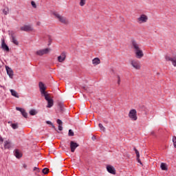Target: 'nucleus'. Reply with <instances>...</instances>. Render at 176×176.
I'll return each mask as SVG.
<instances>
[{
    "instance_id": "1",
    "label": "nucleus",
    "mask_w": 176,
    "mask_h": 176,
    "mask_svg": "<svg viewBox=\"0 0 176 176\" xmlns=\"http://www.w3.org/2000/svg\"><path fill=\"white\" fill-rule=\"evenodd\" d=\"M53 14L54 16H56L58 20L60 23H62V24H65L66 25L69 24V21H68L65 16H61L60 15V14H58L57 12H54Z\"/></svg>"
},
{
    "instance_id": "2",
    "label": "nucleus",
    "mask_w": 176,
    "mask_h": 176,
    "mask_svg": "<svg viewBox=\"0 0 176 176\" xmlns=\"http://www.w3.org/2000/svg\"><path fill=\"white\" fill-rule=\"evenodd\" d=\"M38 87L40 89V93L41 94V97H43L47 94H49V93H47V91H46V86H45V84L42 82H40L38 83Z\"/></svg>"
},
{
    "instance_id": "3",
    "label": "nucleus",
    "mask_w": 176,
    "mask_h": 176,
    "mask_svg": "<svg viewBox=\"0 0 176 176\" xmlns=\"http://www.w3.org/2000/svg\"><path fill=\"white\" fill-rule=\"evenodd\" d=\"M43 97H44L45 100L47 102V108H52V107L54 105V100L50 98V95L49 94Z\"/></svg>"
},
{
    "instance_id": "4",
    "label": "nucleus",
    "mask_w": 176,
    "mask_h": 176,
    "mask_svg": "<svg viewBox=\"0 0 176 176\" xmlns=\"http://www.w3.org/2000/svg\"><path fill=\"white\" fill-rule=\"evenodd\" d=\"M129 117L131 120H137V111L135 109H132L129 111Z\"/></svg>"
},
{
    "instance_id": "5",
    "label": "nucleus",
    "mask_w": 176,
    "mask_h": 176,
    "mask_svg": "<svg viewBox=\"0 0 176 176\" xmlns=\"http://www.w3.org/2000/svg\"><path fill=\"white\" fill-rule=\"evenodd\" d=\"M21 31H24L25 32H30V31H33L34 28L31 25H25L20 28Z\"/></svg>"
},
{
    "instance_id": "6",
    "label": "nucleus",
    "mask_w": 176,
    "mask_h": 176,
    "mask_svg": "<svg viewBox=\"0 0 176 176\" xmlns=\"http://www.w3.org/2000/svg\"><path fill=\"white\" fill-rule=\"evenodd\" d=\"M49 52H50V49L45 48L43 50H40L36 52V54L37 56H43L44 54H48Z\"/></svg>"
},
{
    "instance_id": "7",
    "label": "nucleus",
    "mask_w": 176,
    "mask_h": 176,
    "mask_svg": "<svg viewBox=\"0 0 176 176\" xmlns=\"http://www.w3.org/2000/svg\"><path fill=\"white\" fill-rule=\"evenodd\" d=\"M131 65H132V67H133V68H135V69H141V65L140 63V61L137 60H131Z\"/></svg>"
},
{
    "instance_id": "8",
    "label": "nucleus",
    "mask_w": 176,
    "mask_h": 176,
    "mask_svg": "<svg viewBox=\"0 0 176 176\" xmlns=\"http://www.w3.org/2000/svg\"><path fill=\"white\" fill-rule=\"evenodd\" d=\"M107 170L109 174H112L113 175H116V169L115 167L112 166L111 165L107 166Z\"/></svg>"
},
{
    "instance_id": "9",
    "label": "nucleus",
    "mask_w": 176,
    "mask_h": 176,
    "mask_svg": "<svg viewBox=\"0 0 176 176\" xmlns=\"http://www.w3.org/2000/svg\"><path fill=\"white\" fill-rule=\"evenodd\" d=\"M134 52H135L136 58L140 59V58H142V57H144V52H142V50H141V48Z\"/></svg>"
},
{
    "instance_id": "10",
    "label": "nucleus",
    "mask_w": 176,
    "mask_h": 176,
    "mask_svg": "<svg viewBox=\"0 0 176 176\" xmlns=\"http://www.w3.org/2000/svg\"><path fill=\"white\" fill-rule=\"evenodd\" d=\"M78 146H79V144H78L74 141L70 142L71 152H75V149H76V148H78Z\"/></svg>"
},
{
    "instance_id": "11",
    "label": "nucleus",
    "mask_w": 176,
    "mask_h": 176,
    "mask_svg": "<svg viewBox=\"0 0 176 176\" xmlns=\"http://www.w3.org/2000/svg\"><path fill=\"white\" fill-rule=\"evenodd\" d=\"M132 49H133L134 52L140 50V44L135 41V40L131 41Z\"/></svg>"
},
{
    "instance_id": "12",
    "label": "nucleus",
    "mask_w": 176,
    "mask_h": 176,
    "mask_svg": "<svg viewBox=\"0 0 176 176\" xmlns=\"http://www.w3.org/2000/svg\"><path fill=\"white\" fill-rule=\"evenodd\" d=\"M138 21L140 23H146V21H148V16L145 14L140 15V16L138 19Z\"/></svg>"
},
{
    "instance_id": "13",
    "label": "nucleus",
    "mask_w": 176,
    "mask_h": 176,
    "mask_svg": "<svg viewBox=\"0 0 176 176\" xmlns=\"http://www.w3.org/2000/svg\"><path fill=\"white\" fill-rule=\"evenodd\" d=\"M1 49L5 52H9V46L5 43V39L1 40Z\"/></svg>"
},
{
    "instance_id": "14",
    "label": "nucleus",
    "mask_w": 176,
    "mask_h": 176,
    "mask_svg": "<svg viewBox=\"0 0 176 176\" xmlns=\"http://www.w3.org/2000/svg\"><path fill=\"white\" fill-rule=\"evenodd\" d=\"M65 58H67V55L65 52H63L60 56H58V60L59 63H63L65 61Z\"/></svg>"
},
{
    "instance_id": "15",
    "label": "nucleus",
    "mask_w": 176,
    "mask_h": 176,
    "mask_svg": "<svg viewBox=\"0 0 176 176\" xmlns=\"http://www.w3.org/2000/svg\"><path fill=\"white\" fill-rule=\"evenodd\" d=\"M6 69L7 71V74L9 76V77L11 78H13L14 73L12 68L9 67L8 66H6Z\"/></svg>"
},
{
    "instance_id": "16",
    "label": "nucleus",
    "mask_w": 176,
    "mask_h": 176,
    "mask_svg": "<svg viewBox=\"0 0 176 176\" xmlns=\"http://www.w3.org/2000/svg\"><path fill=\"white\" fill-rule=\"evenodd\" d=\"M14 155L16 157V159H20L21 157H23V154L20 153V151H19V149L14 150Z\"/></svg>"
},
{
    "instance_id": "17",
    "label": "nucleus",
    "mask_w": 176,
    "mask_h": 176,
    "mask_svg": "<svg viewBox=\"0 0 176 176\" xmlns=\"http://www.w3.org/2000/svg\"><path fill=\"white\" fill-rule=\"evenodd\" d=\"M11 38H12V42L16 46L19 45V41H17V39L16 38V36H14V33H11Z\"/></svg>"
},
{
    "instance_id": "18",
    "label": "nucleus",
    "mask_w": 176,
    "mask_h": 176,
    "mask_svg": "<svg viewBox=\"0 0 176 176\" xmlns=\"http://www.w3.org/2000/svg\"><path fill=\"white\" fill-rule=\"evenodd\" d=\"M56 123L58 124V130L59 131H63V121L60 119L56 120Z\"/></svg>"
},
{
    "instance_id": "19",
    "label": "nucleus",
    "mask_w": 176,
    "mask_h": 176,
    "mask_svg": "<svg viewBox=\"0 0 176 176\" xmlns=\"http://www.w3.org/2000/svg\"><path fill=\"white\" fill-rule=\"evenodd\" d=\"M100 63L101 60L98 58H95L92 60V64H94V65H98Z\"/></svg>"
},
{
    "instance_id": "20",
    "label": "nucleus",
    "mask_w": 176,
    "mask_h": 176,
    "mask_svg": "<svg viewBox=\"0 0 176 176\" xmlns=\"http://www.w3.org/2000/svg\"><path fill=\"white\" fill-rule=\"evenodd\" d=\"M12 145L10 144V142L6 140L4 142V148L5 149H10Z\"/></svg>"
},
{
    "instance_id": "21",
    "label": "nucleus",
    "mask_w": 176,
    "mask_h": 176,
    "mask_svg": "<svg viewBox=\"0 0 176 176\" xmlns=\"http://www.w3.org/2000/svg\"><path fill=\"white\" fill-rule=\"evenodd\" d=\"M161 169L163 171H167V170H168V167L167 166V164L166 163H162L161 164Z\"/></svg>"
},
{
    "instance_id": "22",
    "label": "nucleus",
    "mask_w": 176,
    "mask_h": 176,
    "mask_svg": "<svg viewBox=\"0 0 176 176\" xmlns=\"http://www.w3.org/2000/svg\"><path fill=\"white\" fill-rule=\"evenodd\" d=\"M10 93H11L12 96H13L16 98H19V93H17V91H14V89H10Z\"/></svg>"
},
{
    "instance_id": "23",
    "label": "nucleus",
    "mask_w": 176,
    "mask_h": 176,
    "mask_svg": "<svg viewBox=\"0 0 176 176\" xmlns=\"http://www.w3.org/2000/svg\"><path fill=\"white\" fill-rule=\"evenodd\" d=\"M58 107L60 108V112L63 113L64 112V104L58 103Z\"/></svg>"
},
{
    "instance_id": "24",
    "label": "nucleus",
    "mask_w": 176,
    "mask_h": 176,
    "mask_svg": "<svg viewBox=\"0 0 176 176\" xmlns=\"http://www.w3.org/2000/svg\"><path fill=\"white\" fill-rule=\"evenodd\" d=\"M3 14H5V16H6L7 14H9V7H6L3 10Z\"/></svg>"
},
{
    "instance_id": "25",
    "label": "nucleus",
    "mask_w": 176,
    "mask_h": 176,
    "mask_svg": "<svg viewBox=\"0 0 176 176\" xmlns=\"http://www.w3.org/2000/svg\"><path fill=\"white\" fill-rule=\"evenodd\" d=\"M29 113H30V115H31V116H35V115H36L37 112L35 109H32L30 111Z\"/></svg>"
},
{
    "instance_id": "26",
    "label": "nucleus",
    "mask_w": 176,
    "mask_h": 176,
    "mask_svg": "<svg viewBox=\"0 0 176 176\" xmlns=\"http://www.w3.org/2000/svg\"><path fill=\"white\" fill-rule=\"evenodd\" d=\"M11 127L14 129L16 130V129H19V123H15V124H12Z\"/></svg>"
},
{
    "instance_id": "27",
    "label": "nucleus",
    "mask_w": 176,
    "mask_h": 176,
    "mask_svg": "<svg viewBox=\"0 0 176 176\" xmlns=\"http://www.w3.org/2000/svg\"><path fill=\"white\" fill-rule=\"evenodd\" d=\"M68 135L69 137H74V135H75V133H74V131H72V129L69 130Z\"/></svg>"
},
{
    "instance_id": "28",
    "label": "nucleus",
    "mask_w": 176,
    "mask_h": 176,
    "mask_svg": "<svg viewBox=\"0 0 176 176\" xmlns=\"http://www.w3.org/2000/svg\"><path fill=\"white\" fill-rule=\"evenodd\" d=\"M22 114V116H23V118H27L28 116V113H27V112H25V110L23 109V111L21 113Z\"/></svg>"
},
{
    "instance_id": "29",
    "label": "nucleus",
    "mask_w": 176,
    "mask_h": 176,
    "mask_svg": "<svg viewBox=\"0 0 176 176\" xmlns=\"http://www.w3.org/2000/svg\"><path fill=\"white\" fill-rule=\"evenodd\" d=\"M42 173H43V174H45V175L48 174L49 173V168H44L42 170Z\"/></svg>"
},
{
    "instance_id": "30",
    "label": "nucleus",
    "mask_w": 176,
    "mask_h": 176,
    "mask_svg": "<svg viewBox=\"0 0 176 176\" xmlns=\"http://www.w3.org/2000/svg\"><path fill=\"white\" fill-rule=\"evenodd\" d=\"M86 5V0H80V6H84Z\"/></svg>"
},
{
    "instance_id": "31",
    "label": "nucleus",
    "mask_w": 176,
    "mask_h": 176,
    "mask_svg": "<svg viewBox=\"0 0 176 176\" xmlns=\"http://www.w3.org/2000/svg\"><path fill=\"white\" fill-rule=\"evenodd\" d=\"M98 126H99V128L100 129V130H101L102 131H105V127H104V126L102 125V124L100 123V124H98Z\"/></svg>"
},
{
    "instance_id": "32",
    "label": "nucleus",
    "mask_w": 176,
    "mask_h": 176,
    "mask_svg": "<svg viewBox=\"0 0 176 176\" xmlns=\"http://www.w3.org/2000/svg\"><path fill=\"white\" fill-rule=\"evenodd\" d=\"M173 142L174 148H176V137L175 136L173 137Z\"/></svg>"
},
{
    "instance_id": "33",
    "label": "nucleus",
    "mask_w": 176,
    "mask_h": 176,
    "mask_svg": "<svg viewBox=\"0 0 176 176\" xmlns=\"http://www.w3.org/2000/svg\"><path fill=\"white\" fill-rule=\"evenodd\" d=\"M31 5H32V8H34V9H36V3H35V1H32L31 2Z\"/></svg>"
},
{
    "instance_id": "34",
    "label": "nucleus",
    "mask_w": 176,
    "mask_h": 176,
    "mask_svg": "<svg viewBox=\"0 0 176 176\" xmlns=\"http://www.w3.org/2000/svg\"><path fill=\"white\" fill-rule=\"evenodd\" d=\"M117 78H118V85H120V76L118 75L117 76Z\"/></svg>"
},
{
    "instance_id": "35",
    "label": "nucleus",
    "mask_w": 176,
    "mask_h": 176,
    "mask_svg": "<svg viewBox=\"0 0 176 176\" xmlns=\"http://www.w3.org/2000/svg\"><path fill=\"white\" fill-rule=\"evenodd\" d=\"M16 111H19L21 113L24 110V109L20 107H16Z\"/></svg>"
},
{
    "instance_id": "36",
    "label": "nucleus",
    "mask_w": 176,
    "mask_h": 176,
    "mask_svg": "<svg viewBox=\"0 0 176 176\" xmlns=\"http://www.w3.org/2000/svg\"><path fill=\"white\" fill-rule=\"evenodd\" d=\"M48 46H50L52 45V37L49 36V41H48Z\"/></svg>"
},
{
    "instance_id": "37",
    "label": "nucleus",
    "mask_w": 176,
    "mask_h": 176,
    "mask_svg": "<svg viewBox=\"0 0 176 176\" xmlns=\"http://www.w3.org/2000/svg\"><path fill=\"white\" fill-rule=\"evenodd\" d=\"M33 170H34V171H36V170L37 173H40V171H41L39 168H37V167H34Z\"/></svg>"
},
{
    "instance_id": "38",
    "label": "nucleus",
    "mask_w": 176,
    "mask_h": 176,
    "mask_svg": "<svg viewBox=\"0 0 176 176\" xmlns=\"http://www.w3.org/2000/svg\"><path fill=\"white\" fill-rule=\"evenodd\" d=\"M0 144H3V138L2 136H0Z\"/></svg>"
},
{
    "instance_id": "39",
    "label": "nucleus",
    "mask_w": 176,
    "mask_h": 176,
    "mask_svg": "<svg viewBox=\"0 0 176 176\" xmlns=\"http://www.w3.org/2000/svg\"><path fill=\"white\" fill-rule=\"evenodd\" d=\"M137 160V162H138V163H140V164H141V166H142V162H141V160H140V158H138V159H136Z\"/></svg>"
},
{
    "instance_id": "40",
    "label": "nucleus",
    "mask_w": 176,
    "mask_h": 176,
    "mask_svg": "<svg viewBox=\"0 0 176 176\" xmlns=\"http://www.w3.org/2000/svg\"><path fill=\"white\" fill-rule=\"evenodd\" d=\"M133 151H135V153H140V152L138 151V150H137V148L135 147L133 148Z\"/></svg>"
},
{
    "instance_id": "41",
    "label": "nucleus",
    "mask_w": 176,
    "mask_h": 176,
    "mask_svg": "<svg viewBox=\"0 0 176 176\" xmlns=\"http://www.w3.org/2000/svg\"><path fill=\"white\" fill-rule=\"evenodd\" d=\"M133 151H135V153H140V152L138 151V150H137V148L135 147L133 148Z\"/></svg>"
},
{
    "instance_id": "42",
    "label": "nucleus",
    "mask_w": 176,
    "mask_h": 176,
    "mask_svg": "<svg viewBox=\"0 0 176 176\" xmlns=\"http://www.w3.org/2000/svg\"><path fill=\"white\" fill-rule=\"evenodd\" d=\"M133 151H135V153H140V152L138 151V150H137V148L135 147L133 148Z\"/></svg>"
},
{
    "instance_id": "43",
    "label": "nucleus",
    "mask_w": 176,
    "mask_h": 176,
    "mask_svg": "<svg viewBox=\"0 0 176 176\" xmlns=\"http://www.w3.org/2000/svg\"><path fill=\"white\" fill-rule=\"evenodd\" d=\"M47 124H50L52 126V124H53V123L50 121H46Z\"/></svg>"
},
{
    "instance_id": "44",
    "label": "nucleus",
    "mask_w": 176,
    "mask_h": 176,
    "mask_svg": "<svg viewBox=\"0 0 176 176\" xmlns=\"http://www.w3.org/2000/svg\"><path fill=\"white\" fill-rule=\"evenodd\" d=\"M136 159H140V153L136 154Z\"/></svg>"
},
{
    "instance_id": "45",
    "label": "nucleus",
    "mask_w": 176,
    "mask_h": 176,
    "mask_svg": "<svg viewBox=\"0 0 176 176\" xmlns=\"http://www.w3.org/2000/svg\"><path fill=\"white\" fill-rule=\"evenodd\" d=\"M91 139L93 140V141H96V136L94 135V136L91 138Z\"/></svg>"
},
{
    "instance_id": "46",
    "label": "nucleus",
    "mask_w": 176,
    "mask_h": 176,
    "mask_svg": "<svg viewBox=\"0 0 176 176\" xmlns=\"http://www.w3.org/2000/svg\"><path fill=\"white\" fill-rule=\"evenodd\" d=\"M51 126H52L53 129H54L56 131H57V129H56V126H54V124H51Z\"/></svg>"
},
{
    "instance_id": "47",
    "label": "nucleus",
    "mask_w": 176,
    "mask_h": 176,
    "mask_svg": "<svg viewBox=\"0 0 176 176\" xmlns=\"http://www.w3.org/2000/svg\"><path fill=\"white\" fill-rule=\"evenodd\" d=\"M23 167L25 168H27V164H23Z\"/></svg>"
},
{
    "instance_id": "48",
    "label": "nucleus",
    "mask_w": 176,
    "mask_h": 176,
    "mask_svg": "<svg viewBox=\"0 0 176 176\" xmlns=\"http://www.w3.org/2000/svg\"><path fill=\"white\" fill-rule=\"evenodd\" d=\"M37 25H41V22H37Z\"/></svg>"
},
{
    "instance_id": "49",
    "label": "nucleus",
    "mask_w": 176,
    "mask_h": 176,
    "mask_svg": "<svg viewBox=\"0 0 176 176\" xmlns=\"http://www.w3.org/2000/svg\"><path fill=\"white\" fill-rule=\"evenodd\" d=\"M126 156H127L128 157H130V155H129V154H126Z\"/></svg>"
},
{
    "instance_id": "50",
    "label": "nucleus",
    "mask_w": 176,
    "mask_h": 176,
    "mask_svg": "<svg viewBox=\"0 0 176 176\" xmlns=\"http://www.w3.org/2000/svg\"><path fill=\"white\" fill-rule=\"evenodd\" d=\"M104 123H108V121H104Z\"/></svg>"
},
{
    "instance_id": "51",
    "label": "nucleus",
    "mask_w": 176,
    "mask_h": 176,
    "mask_svg": "<svg viewBox=\"0 0 176 176\" xmlns=\"http://www.w3.org/2000/svg\"><path fill=\"white\" fill-rule=\"evenodd\" d=\"M84 90H86V88L85 87H83Z\"/></svg>"
},
{
    "instance_id": "52",
    "label": "nucleus",
    "mask_w": 176,
    "mask_h": 176,
    "mask_svg": "<svg viewBox=\"0 0 176 176\" xmlns=\"http://www.w3.org/2000/svg\"><path fill=\"white\" fill-rule=\"evenodd\" d=\"M151 134H154V132H151Z\"/></svg>"
}]
</instances>
